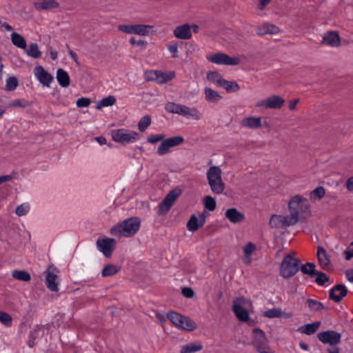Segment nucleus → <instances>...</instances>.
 Wrapping results in <instances>:
<instances>
[{"label": "nucleus", "mask_w": 353, "mask_h": 353, "mask_svg": "<svg viewBox=\"0 0 353 353\" xmlns=\"http://www.w3.org/2000/svg\"><path fill=\"white\" fill-rule=\"evenodd\" d=\"M319 340L323 344H328L331 346L336 345L341 342V334L334 330H327L318 333Z\"/></svg>", "instance_id": "f8f14e48"}, {"label": "nucleus", "mask_w": 353, "mask_h": 353, "mask_svg": "<svg viewBox=\"0 0 353 353\" xmlns=\"http://www.w3.org/2000/svg\"><path fill=\"white\" fill-rule=\"evenodd\" d=\"M11 41L15 46L21 49H26V41L25 39L19 33L15 32H12L11 34Z\"/></svg>", "instance_id": "c9c22d12"}, {"label": "nucleus", "mask_w": 353, "mask_h": 353, "mask_svg": "<svg viewBox=\"0 0 353 353\" xmlns=\"http://www.w3.org/2000/svg\"><path fill=\"white\" fill-rule=\"evenodd\" d=\"M0 322L6 327H10L12 323V318L8 313L1 311Z\"/></svg>", "instance_id": "603ef678"}, {"label": "nucleus", "mask_w": 353, "mask_h": 353, "mask_svg": "<svg viewBox=\"0 0 353 353\" xmlns=\"http://www.w3.org/2000/svg\"><path fill=\"white\" fill-rule=\"evenodd\" d=\"M151 122V117L149 115L143 116L138 123L139 130L144 132L150 125Z\"/></svg>", "instance_id": "09e8293b"}, {"label": "nucleus", "mask_w": 353, "mask_h": 353, "mask_svg": "<svg viewBox=\"0 0 353 353\" xmlns=\"http://www.w3.org/2000/svg\"><path fill=\"white\" fill-rule=\"evenodd\" d=\"M59 3L55 0H41L34 3V8L38 10H51L58 8Z\"/></svg>", "instance_id": "4be33fe9"}, {"label": "nucleus", "mask_w": 353, "mask_h": 353, "mask_svg": "<svg viewBox=\"0 0 353 353\" xmlns=\"http://www.w3.org/2000/svg\"><path fill=\"white\" fill-rule=\"evenodd\" d=\"M173 35L175 38L181 40H189L192 39V34L191 31L190 24L183 23L177 26L173 30Z\"/></svg>", "instance_id": "dca6fc26"}, {"label": "nucleus", "mask_w": 353, "mask_h": 353, "mask_svg": "<svg viewBox=\"0 0 353 353\" xmlns=\"http://www.w3.org/2000/svg\"><path fill=\"white\" fill-rule=\"evenodd\" d=\"M43 328L41 326H35L30 332L29 339L28 341V345L30 347H32L36 344V340L37 338L43 334Z\"/></svg>", "instance_id": "c756f323"}, {"label": "nucleus", "mask_w": 353, "mask_h": 353, "mask_svg": "<svg viewBox=\"0 0 353 353\" xmlns=\"http://www.w3.org/2000/svg\"><path fill=\"white\" fill-rule=\"evenodd\" d=\"M170 52L172 54V57H177L178 44L176 42H170L168 46Z\"/></svg>", "instance_id": "680f3d73"}, {"label": "nucleus", "mask_w": 353, "mask_h": 353, "mask_svg": "<svg viewBox=\"0 0 353 353\" xmlns=\"http://www.w3.org/2000/svg\"><path fill=\"white\" fill-rule=\"evenodd\" d=\"M301 270L303 274H308L311 276L316 274L315 265L312 263H307L301 267Z\"/></svg>", "instance_id": "8fccbe9b"}, {"label": "nucleus", "mask_w": 353, "mask_h": 353, "mask_svg": "<svg viewBox=\"0 0 353 353\" xmlns=\"http://www.w3.org/2000/svg\"><path fill=\"white\" fill-rule=\"evenodd\" d=\"M205 208L210 211H213L216 208V201L211 196H205L203 199Z\"/></svg>", "instance_id": "3c124183"}, {"label": "nucleus", "mask_w": 353, "mask_h": 353, "mask_svg": "<svg viewBox=\"0 0 353 353\" xmlns=\"http://www.w3.org/2000/svg\"><path fill=\"white\" fill-rule=\"evenodd\" d=\"M184 142V139L181 136L171 137L163 139L162 142L158 146L157 153L159 156H163L171 152L172 148L181 145Z\"/></svg>", "instance_id": "1a4fd4ad"}, {"label": "nucleus", "mask_w": 353, "mask_h": 353, "mask_svg": "<svg viewBox=\"0 0 353 353\" xmlns=\"http://www.w3.org/2000/svg\"><path fill=\"white\" fill-rule=\"evenodd\" d=\"M325 194V190L322 186H319L310 193V199L311 201H317L321 199Z\"/></svg>", "instance_id": "4c0bfd02"}, {"label": "nucleus", "mask_w": 353, "mask_h": 353, "mask_svg": "<svg viewBox=\"0 0 353 353\" xmlns=\"http://www.w3.org/2000/svg\"><path fill=\"white\" fill-rule=\"evenodd\" d=\"M8 105L10 107H14V108H17V107L26 108V107H28L30 105V103L26 100L21 99H16V100H14V101L10 102Z\"/></svg>", "instance_id": "13d9d810"}, {"label": "nucleus", "mask_w": 353, "mask_h": 353, "mask_svg": "<svg viewBox=\"0 0 353 353\" xmlns=\"http://www.w3.org/2000/svg\"><path fill=\"white\" fill-rule=\"evenodd\" d=\"M206 78L210 83L216 84L217 86L221 87L223 81V77L218 72L210 71L207 73Z\"/></svg>", "instance_id": "72a5a7b5"}, {"label": "nucleus", "mask_w": 353, "mask_h": 353, "mask_svg": "<svg viewBox=\"0 0 353 353\" xmlns=\"http://www.w3.org/2000/svg\"><path fill=\"white\" fill-rule=\"evenodd\" d=\"M18 86V81L17 78L14 77H9L6 80V89L8 91H12L16 89Z\"/></svg>", "instance_id": "5fc2aeb1"}, {"label": "nucleus", "mask_w": 353, "mask_h": 353, "mask_svg": "<svg viewBox=\"0 0 353 353\" xmlns=\"http://www.w3.org/2000/svg\"><path fill=\"white\" fill-rule=\"evenodd\" d=\"M57 79L59 84L63 88H67L70 85V77L63 69L59 68L57 71Z\"/></svg>", "instance_id": "2f4dec72"}, {"label": "nucleus", "mask_w": 353, "mask_h": 353, "mask_svg": "<svg viewBox=\"0 0 353 353\" xmlns=\"http://www.w3.org/2000/svg\"><path fill=\"white\" fill-rule=\"evenodd\" d=\"M175 77L174 72H161L159 71L157 83H164L172 79Z\"/></svg>", "instance_id": "79ce46f5"}, {"label": "nucleus", "mask_w": 353, "mask_h": 353, "mask_svg": "<svg viewBox=\"0 0 353 353\" xmlns=\"http://www.w3.org/2000/svg\"><path fill=\"white\" fill-rule=\"evenodd\" d=\"M208 183L211 191L216 194H222L225 184L222 179V170L219 166L211 165L206 172Z\"/></svg>", "instance_id": "f03ea898"}, {"label": "nucleus", "mask_w": 353, "mask_h": 353, "mask_svg": "<svg viewBox=\"0 0 353 353\" xmlns=\"http://www.w3.org/2000/svg\"><path fill=\"white\" fill-rule=\"evenodd\" d=\"M321 43L331 47H339L341 44L340 37L336 32H328L323 37Z\"/></svg>", "instance_id": "412c9836"}, {"label": "nucleus", "mask_w": 353, "mask_h": 353, "mask_svg": "<svg viewBox=\"0 0 353 353\" xmlns=\"http://www.w3.org/2000/svg\"><path fill=\"white\" fill-rule=\"evenodd\" d=\"M294 254L292 253L285 255L280 265L279 273L284 279L292 277L299 270L300 261L294 257Z\"/></svg>", "instance_id": "7ed1b4c3"}, {"label": "nucleus", "mask_w": 353, "mask_h": 353, "mask_svg": "<svg viewBox=\"0 0 353 353\" xmlns=\"http://www.w3.org/2000/svg\"><path fill=\"white\" fill-rule=\"evenodd\" d=\"M256 250V245L249 242L243 248V261L245 264H250L252 261L251 255Z\"/></svg>", "instance_id": "c85d7f7f"}, {"label": "nucleus", "mask_w": 353, "mask_h": 353, "mask_svg": "<svg viewBox=\"0 0 353 353\" xmlns=\"http://www.w3.org/2000/svg\"><path fill=\"white\" fill-rule=\"evenodd\" d=\"M310 207L308 200L299 194L293 196L288 203L290 212L295 214L299 217L307 212Z\"/></svg>", "instance_id": "423d86ee"}, {"label": "nucleus", "mask_w": 353, "mask_h": 353, "mask_svg": "<svg viewBox=\"0 0 353 353\" xmlns=\"http://www.w3.org/2000/svg\"><path fill=\"white\" fill-rule=\"evenodd\" d=\"M116 102V99L113 96H109L108 97L103 98V99L100 100L97 105L96 108L97 110H100L103 107H108L113 105Z\"/></svg>", "instance_id": "37998d69"}, {"label": "nucleus", "mask_w": 353, "mask_h": 353, "mask_svg": "<svg viewBox=\"0 0 353 353\" xmlns=\"http://www.w3.org/2000/svg\"><path fill=\"white\" fill-rule=\"evenodd\" d=\"M30 210V205L28 203H22L16 208V214L19 216H24L28 214Z\"/></svg>", "instance_id": "4d7b16f0"}, {"label": "nucleus", "mask_w": 353, "mask_h": 353, "mask_svg": "<svg viewBox=\"0 0 353 353\" xmlns=\"http://www.w3.org/2000/svg\"><path fill=\"white\" fill-rule=\"evenodd\" d=\"M280 32V29L274 24L265 23L257 28L256 34L260 36L265 34H276Z\"/></svg>", "instance_id": "5701e85b"}, {"label": "nucleus", "mask_w": 353, "mask_h": 353, "mask_svg": "<svg viewBox=\"0 0 353 353\" xmlns=\"http://www.w3.org/2000/svg\"><path fill=\"white\" fill-rule=\"evenodd\" d=\"M130 43L133 46H138L141 47H145L147 44V42L144 40H137L135 38L132 37L130 39Z\"/></svg>", "instance_id": "69168bd1"}, {"label": "nucleus", "mask_w": 353, "mask_h": 353, "mask_svg": "<svg viewBox=\"0 0 353 353\" xmlns=\"http://www.w3.org/2000/svg\"><path fill=\"white\" fill-rule=\"evenodd\" d=\"M182 294L187 298H192L194 295V292L191 288H183L182 289Z\"/></svg>", "instance_id": "0e129e2a"}, {"label": "nucleus", "mask_w": 353, "mask_h": 353, "mask_svg": "<svg viewBox=\"0 0 353 353\" xmlns=\"http://www.w3.org/2000/svg\"><path fill=\"white\" fill-rule=\"evenodd\" d=\"M180 115L194 120H199L202 118V114L196 108L183 105Z\"/></svg>", "instance_id": "393cba45"}, {"label": "nucleus", "mask_w": 353, "mask_h": 353, "mask_svg": "<svg viewBox=\"0 0 353 353\" xmlns=\"http://www.w3.org/2000/svg\"><path fill=\"white\" fill-rule=\"evenodd\" d=\"M140 226V219L132 216L113 226L110 229V234L119 237H132L138 232Z\"/></svg>", "instance_id": "f257e3e1"}, {"label": "nucleus", "mask_w": 353, "mask_h": 353, "mask_svg": "<svg viewBox=\"0 0 353 353\" xmlns=\"http://www.w3.org/2000/svg\"><path fill=\"white\" fill-rule=\"evenodd\" d=\"M154 26L144 24H134V34L148 36L153 30Z\"/></svg>", "instance_id": "473e14b6"}, {"label": "nucleus", "mask_w": 353, "mask_h": 353, "mask_svg": "<svg viewBox=\"0 0 353 353\" xmlns=\"http://www.w3.org/2000/svg\"><path fill=\"white\" fill-rule=\"evenodd\" d=\"M285 103V99L281 97L272 94L265 99L258 101L255 105L258 108L280 109Z\"/></svg>", "instance_id": "9d476101"}, {"label": "nucleus", "mask_w": 353, "mask_h": 353, "mask_svg": "<svg viewBox=\"0 0 353 353\" xmlns=\"http://www.w3.org/2000/svg\"><path fill=\"white\" fill-rule=\"evenodd\" d=\"M167 316L170 322L178 328L192 331L196 327L194 321L177 312H170L168 313Z\"/></svg>", "instance_id": "0eeeda50"}, {"label": "nucleus", "mask_w": 353, "mask_h": 353, "mask_svg": "<svg viewBox=\"0 0 353 353\" xmlns=\"http://www.w3.org/2000/svg\"><path fill=\"white\" fill-rule=\"evenodd\" d=\"M181 194L179 189L170 191L158 206V214H165L171 208L174 201Z\"/></svg>", "instance_id": "9b49d317"}, {"label": "nucleus", "mask_w": 353, "mask_h": 353, "mask_svg": "<svg viewBox=\"0 0 353 353\" xmlns=\"http://www.w3.org/2000/svg\"><path fill=\"white\" fill-rule=\"evenodd\" d=\"M241 125L248 129L256 130L262 126V119L260 117L250 116L241 120Z\"/></svg>", "instance_id": "6ab92c4d"}, {"label": "nucleus", "mask_w": 353, "mask_h": 353, "mask_svg": "<svg viewBox=\"0 0 353 353\" xmlns=\"http://www.w3.org/2000/svg\"><path fill=\"white\" fill-rule=\"evenodd\" d=\"M206 59L217 65H236L240 63L238 57H231L223 52L209 53L206 55Z\"/></svg>", "instance_id": "6e6552de"}, {"label": "nucleus", "mask_w": 353, "mask_h": 353, "mask_svg": "<svg viewBox=\"0 0 353 353\" xmlns=\"http://www.w3.org/2000/svg\"><path fill=\"white\" fill-rule=\"evenodd\" d=\"M12 276L14 279L22 281H29L31 279L30 274L25 270H14Z\"/></svg>", "instance_id": "ea45409f"}, {"label": "nucleus", "mask_w": 353, "mask_h": 353, "mask_svg": "<svg viewBox=\"0 0 353 353\" xmlns=\"http://www.w3.org/2000/svg\"><path fill=\"white\" fill-rule=\"evenodd\" d=\"M263 315L269 319L285 318L289 319L292 316L291 312H283L281 308L274 307L263 312Z\"/></svg>", "instance_id": "b1692460"}, {"label": "nucleus", "mask_w": 353, "mask_h": 353, "mask_svg": "<svg viewBox=\"0 0 353 353\" xmlns=\"http://www.w3.org/2000/svg\"><path fill=\"white\" fill-rule=\"evenodd\" d=\"M283 222L285 224V227H288L291 225H295L298 223L299 217L296 216L295 214L290 212L289 215H283Z\"/></svg>", "instance_id": "49530a36"}, {"label": "nucleus", "mask_w": 353, "mask_h": 353, "mask_svg": "<svg viewBox=\"0 0 353 353\" xmlns=\"http://www.w3.org/2000/svg\"><path fill=\"white\" fill-rule=\"evenodd\" d=\"M201 349L202 345L199 343H190L182 347L181 353H193L200 351Z\"/></svg>", "instance_id": "de8ad7c7"}, {"label": "nucleus", "mask_w": 353, "mask_h": 353, "mask_svg": "<svg viewBox=\"0 0 353 353\" xmlns=\"http://www.w3.org/2000/svg\"><path fill=\"white\" fill-rule=\"evenodd\" d=\"M26 53L28 56L33 58H39L41 55V52L39 49L37 43H31L28 48L26 50Z\"/></svg>", "instance_id": "a18cd8bd"}, {"label": "nucleus", "mask_w": 353, "mask_h": 353, "mask_svg": "<svg viewBox=\"0 0 353 353\" xmlns=\"http://www.w3.org/2000/svg\"><path fill=\"white\" fill-rule=\"evenodd\" d=\"M165 137L164 134H150L147 138V141L151 144H156L158 142H162L163 139Z\"/></svg>", "instance_id": "864d4df0"}, {"label": "nucleus", "mask_w": 353, "mask_h": 353, "mask_svg": "<svg viewBox=\"0 0 353 353\" xmlns=\"http://www.w3.org/2000/svg\"><path fill=\"white\" fill-rule=\"evenodd\" d=\"M315 274L316 275L315 281L319 285H323L329 281V277L323 272H316Z\"/></svg>", "instance_id": "bf43d9fd"}, {"label": "nucleus", "mask_w": 353, "mask_h": 353, "mask_svg": "<svg viewBox=\"0 0 353 353\" xmlns=\"http://www.w3.org/2000/svg\"><path fill=\"white\" fill-rule=\"evenodd\" d=\"M307 304L309 308L312 311H321L327 310V307H325L322 303L316 301L314 299H309L307 300Z\"/></svg>", "instance_id": "58836bf2"}, {"label": "nucleus", "mask_w": 353, "mask_h": 353, "mask_svg": "<svg viewBox=\"0 0 353 353\" xmlns=\"http://www.w3.org/2000/svg\"><path fill=\"white\" fill-rule=\"evenodd\" d=\"M253 344L256 349L268 343V340L265 336L264 332L259 328H254L253 330Z\"/></svg>", "instance_id": "a878e982"}, {"label": "nucleus", "mask_w": 353, "mask_h": 353, "mask_svg": "<svg viewBox=\"0 0 353 353\" xmlns=\"http://www.w3.org/2000/svg\"><path fill=\"white\" fill-rule=\"evenodd\" d=\"M118 30L128 34H134V24H121L118 26Z\"/></svg>", "instance_id": "6e6d98bb"}, {"label": "nucleus", "mask_w": 353, "mask_h": 353, "mask_svg": "<svg viewBox=\"0 0 353 353\" xmlns=\"http://www.w3.org/2000/svg\"><path fill=\"white\" fill-rule=\"evenodd\" d=\"M158 74L159 70H148L145 72V79L147 81L157 82Z\"/></svg>", "instance_id": "052dcab7"}, {"label": "nucleus", "mask_w": 353, "mask_h": 353, "mask_svg": "<svg viewBox=\"0 0 353 353\" xmlns=\"http://www.w3.org/2000/svg\"><path fill=\"white\" fill-rule=\"evenodd\" d=\"M183 105L176 103L174 102H168L165 107L167 112L174 114H178L180 115Z\"/></svg>", "instance_id": "c03bdc74"}, {"label": "nucleus", "mask_w": 353, "mask_h": 353, "mask_svg": "<svg viewBox=\"0 0 353 353\" xmlns=\"http://www.w3.org/2000/svg\"><path fill=\"white\" fill-rule=\"evenodd\" d=\"M256 350L259 353H273L268 343L263 346H260L259 348L256 349Z\"/></svg>", "instance_id": "338daca9"}, {"label": "nucleus", "mask_w": 353, "mask_h": 353, "mask_svg": "<svg viewBox=\"0 0 353 353\" xmlns=\"http://www.w3.org/2000/svg\"><path fill=\"white\" fill-rule=\"evenodd\" d=\"M345 187L349 191H353V176L347 180Z\"/></svg>", "instance_id": "774afa93"}, {"label": "nucleus", "mask_w": 353, "mask_h": 353, "mask_svg": "<svg viewBox=\"0 0 353 353\" xmlns=\"http://www.w3.org/2000/svg\"><path fill=\"white\" fill-rule=\"evenodd\" d=\"M233 311L241 321L249 320V312L252 310V302L243 297L237 298L233 301Z\"/></svg>", "instance_id": "39448f33"}, {"label": "nucleus", "mask_w": 353, "mask_h": 353, "mask_svg": "<svg viewBox=\"0 0 353 353\" xmlns=\"http://www.w3.org/2000/svg\"><path fill=\"white\" fill-rule=\"evenodd\" d=\"M347 292V288L344 285L339 284L335 285L330 290V298L335 302H339Z\"/></svg>", "instance_id": "aec40b11"}, {"label": "nucleus", "mask_w": 353, "mask_h": 353, "mask_svg": "<svg viewBox=\"0 0 353 353\" xmlns=\"http://www.w3.org/2000/svg\"><path fill=\"white\" fill-rule=\"evenodd\" d=\"M317 259L318 263L321 268L324 270L329 271L332 268L330 256L325 250L321 246L317 248Z\"/></svg>", "instance_id": "2eb2a0df"}, {"label": "nucleus", "mask_w": 353, "mask_h": 353, "mask_svg": "<svg viewBox=\"0 0 353 353\" xmlns=\"http://www.w3.org/2000/svg\"><path fill=\"white\" fill-rule=\"evenodd\" d=\"M321 323L319 321L314 322L312 323H308L301 326L298 328L297 331L300 333L305 334L307 335H311L314 334L319 328Z\"/></svg>", "instance_id": "7c9ffc66"}, {"label": "nucleus", "mask_w": 353, "mask_h": 353, "mask_svg": "<svg viewBox=\"0 0 353 353\" xmlns=\"http://www.w3.org/2000/svg\"><path fill=\"white\" fill-rule=\"evenodd\" d=\"M34 74L43 86L50 87L53 77L48 72L43 66L37 65L34 69Z\"/></svg>", "instance_id": "4468645a"}, {"label": "nucleus", "mask_w": 353, "mask_h": 353, "mask_svg": "<svg viewBox=\"0 0 353 353\" xmlns=\"http://www.w3.org/2000/svg\"><path fill=\"white\" fill-rule=\"evenodd\" d=\"M225 217L230 220V222L237 223L243 221L245 216L243 213L238 211L236 208H230L225 212Z\"/></svg>", "instance_id": "bb28decb"}, {"label": "nucleus", "mask_w": 353, "mask_h": 353, "mask_svg": "<svg viewBox=\"0 0 353 353\" xmlns=\"http://www.w3.org/2000/svg\"><path fill=\"white\" fill-rule=\"evenodd\" d=\"M205 99L209 103H216L222 99V96L211 88L206 87L204 89Z\"/></svg>", "instance_id": "cd10ccee"}, {"label": "nucleus", "mask_w": 353, "mask_h": 353, "mask_svg": "<svg viewBox=\"0 0 353 353\" xmlns=\"http://www.w3.org/2000/svg\"><path fill=\"white\" fill-rule=\"evenodd\" d=\"M112 139L123 145L136 143L140 139L138 132L125 128L113 130L110 132Z\"/></svg>", "instance_id": "20e7f679"}, {"label": "nucleus", "mask_w": 353, "mask_h": 353, "mask_svg": "<svg viewBox=\"0 0 353 353\" xmlns=\"http://www.w3.org/2000/svg\"><path fill=\"white\" fill-rule=\"evenodd\" d=\"M119 270V266L114 264H108L103 268L101 275L103 277L112 276L117 274Z\"/></svg>", "instance_id": "f704fd0d"}, {"label": "nucleus", "mask_w": 353, "mask_h": 353, "mask_svg": "<svg viewBox=\"0 0 353 353\" xmlns=\"http://www.w3.org/2000/svg\"><path fill=\"white\" fill-rule=\"evenodd\" d=\"M55 272L56 269L52 267H49L45 272L46 285L52 292L59 290L58 283L57 282V275Z\"/></svg>", "instance_id": "a211bd4d"}, {"label": "nucleus", "mask_w": 353, "mask_h": 353, "mask_svg": "<svg viewBox=\"0 0 353 353\" xmlns=\"http://www.w3.org/2000/svg\"><path fill=\"white\" fill-rule=\"evenodd\" d=\"M205 214L200 213L197 216L192 214L187 223V228L190 232H195L201 228L205 222Z\"/></svg>", "instance_id": "f3484780"}, {"label": "nucleus", "mask_w": 353, "mask_h": 353, "mask_svg": "<svg viewBox=\"0 0 353 353\" xmlns=\"http://www.w3.org/2000/svg\"><path fill=\"white\" fill-rule=\"evenodd\" d=\"M221 87L225 89L228 92H236L240 90L239 85L234 81H227L223 79Z\"/></svg>", "instance_id": "e433bc0d"}, {"label": "nucleus", "mask_w": 353, "mask_h": 353, "mask_svg": "<svg viewBox=\"0 0 353 353\" xmlns=\"http://www.w3.org/2000/svg\"><path fill=\"white\" fill-rule=\"evenodd\" d=\"M270 225L272 228H285L283 215H273L270 220Z\"/></svg>", "instance_id": "a19ab883"}, {"label": "nucleus", "mask_w": 353, "mask_h": 353, "mask_svg": "<svg viewBox=\"0 0 353 353\" xmlns=\"http://www.w3.org/2000/svg\"><path fill=\"white\" fill-rule=\"evenodd\" d=\"M91 101L88 98H80L77 101V105L79 108L88 107L90 105Z\"/></svg>", "instance_id": "e2e57ef3"}, {"label": "nucleus", "mask_w": 353, "mask_h": 353, "mask_svg": "<svg viewBox=\"0 0 353 353\" xmlns=\"http://www.w3.org/2000/svg\"><path fill=\"white\" fill-rule=\"evenodd\" d=\"M98 250L106 257H110L116 246V241L112 238L98 239L97 241Z\"/></svg>", "instance_id": "ddd939ff"}]
</instances>
